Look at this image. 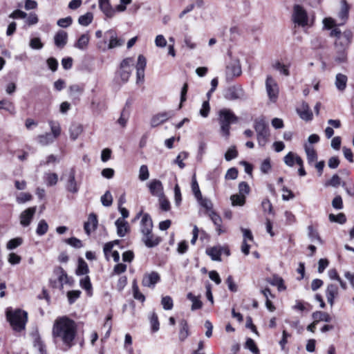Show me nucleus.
Instances as JSON below:
<instances>
[{
	"label": "nucleus",
	"instance_id": "f257e3e1",
	"mask_svg": "<svg viewBox=\"0 0 354 354\" xmlns=\"http://www.w3.org/2000/svg\"><path fill=\"white\" fill-rule=\"evenodd\" d=\"M77 333L75 322L66 316L55 319L53 326V337L55 342H62L68 348L73 345V340Z\"/></svg>",
	"mask_w": 354,
	"mask_h": 354
},
{
	"label": "nucleus",
	"instance_id": "f03ea898",
	"mask_svg": "<svg viewBox=\"0 0 354 354\" xmlns=\"http://www.w3.org/2000/svg\"><path fill=\"white\" fill-rule=\"evenodd\" d=\"M353 32L350 30H346L342 35L336 39L334 42V48L337 53L335 60L339 62H344L346 57V50L353 39Z\"/></svg>",
	"mask_w": 354,
	"mask_h": 354
},
{
	"label": "nucleus",
	"instance_id": "7ed1b4c3",
	"mask_svg": "<svg viewBox=\"0 0 354 354\" xmlns=\"http://www.w3.org/2000/svg\"><path fill=\"white\" fill-rule=\"evenodd\" d=\"M6 317L15 330L21 331L25 328L27 322V313L20 309L12 310L9 308L6 310Z\"/></svg>",
	"mask_w": 354,
	"mask_h": 354
},
{
	"label": "nucleus",
	"instance_id": "20e7f679",
	"mask_svg": "<svg viewBox=\"0 0 354 354\" xmlns=\"http://www.w3.org/2000/svg\"><path fill=\"white\" fill-rule=\"evenodd\" d=\"M218 121L221 126V135L228 138L230 136V124L237 122L238 118L230 109H223L219 111Z\"/></svg>",
	"mask_w": 354,
	"mask_h": 354
},
{
	"label": "nucleus",
	"instance_id": "39448f33",
	"mask_svg": "<svg viewBox=\"0 0 354 354\" xmlns=\"http://www.w3.org/2000/svg\"><path fill=\"white\" fill-rule=\"evenodd\" d=\"M254 128L257 133L259 145L264 147L268 142L270 136L268 123L263 118L256 119L254 122Z\"/></svg>",
	"mask_w": 354,
	"mask_h": 354
},
{
	"label": "nucleus",
	"instance_id": "423d86ee",
	"mask_svg": "<svg viewBox=\"0 0 354 354\" xmlns=\"http://www.w3.org/2000/svg\"><path fill=\"white\" fill-rule=\"evenodd\" d=\"M75 175L76 170L74 167H72L65 171L61 177V180L65 182L66 189L73 194L77 193L80 189V184L75 179Z\"/></svg>",
	"mask_w": 354,
	"mask_h": 354
},
{
	"label": "nucleus",
	"instance_id": "0eeeda50",
	"mask_svg": "<svg viewBox=\"0 0 354 354\" xmlns=\"http://www.w3.org/2000/svg\"><path fill=\"white\" fill-rule=\"evenodd\" d=\"M242 70L240 61L238 59H232L225 69L227 81H232L234 78L240 76Z\"/></svg>",
	"mask_w": 354,
	"mask_h": 354
},
{
	"label": "nucleus",
	"instance_id": "6e6552de",
	"mask_svg": "<svg viewBox=\"0 0 354 354\" xmlns=\"http://www.w3.org/2000/svg\"><path fill=\"white\" fill-rule=\"evenodd\" d=\"M292 20L298 26L304 27L308 25V15L306 10L299 5L293 8Z\"/></svg>",
	"mask_w": 354,
	"mask_h": 354
},
{
	"label": "nucleus",
	"instance_id": "1a4fd4ad",
	"mask_svg": "<svg viewBox=\"0 0 354 354\" xmlns=\"http://www.w3.org/2000/svg\"><path fill=\"white\" fill-rule=\"evenodd\" d=\"M133 65V59L127 57L120 64V77L124 82H127L131 74L132 66Z\"/></svg>",
	"mask_w": 354,
	"mask_h": 354
},
{
	"label": "nucleus",
	"instance_id": "9d476101",
	"mask_svg": "<svg viewBox=\"0 0 354 354\" xmlns=\"http://www.w3.org/2000/svg\"><path fill=\"white\" fill-rule=\"evenodd\" d=\"M224 97L227 100H243L245 97V93L241 86H233L225 91Z\"/></svg>",
	"mask_w": 354,
	"mask_h": 354
},
{
	"label": "nucleus",
	"instance_id": "9b49d317",
	"mask_svg": "<svg viewBox=\"0 0 354 354\" xmlns=\"http://www.w3.org/2000/svg\"><path fill=\"white\" fill-rule=\"evenodd\" d=\"M266 88L269 98L274 101L278 96L279 87L276 81L271 75H268L266 80Z\"/></svg>",
	"mask_w": 354,
	"mask_h": 354
},
{
	"label": "nucleus",
	"instance_id": "f8f14e48",
	"mask_svg": "<svg viewBox=\"0 0 354 354\" xmlns=\"http://www.w3.org/2000/svg\"><path fill=\"white\" fill-rule=\"evenodd\" d=\"M350 8L351 6L346 0H341L340 9L337 13V17L341 21L339 24V26H343L346 23L349 16Z\"/></svg>",
	"mask_w": 354,
	"mask_h": 354
},
{
	"label": "nucleus",
	"instance_id": "ddd939ff",
	"mask_svg": "<svg viewBox=\"0 0 354 354\" xmlns=\"http://www.w3.org/2000/svg\"><path fill=\"white\" fill-rule=\"evenodd\" d=\"M174 113L173 111H165L162 113H158L153 116V118L151 120V126L152 127H156L169 118H172L174 116Z\"/></svg>",
	"mask_w": 354,
	"mask_h": 354
},
{
	"label": "nucleus",
	"instance_id": "4468645a",
	"mask_svg": "<svg viewBox=\"0 0 354 354\" xmlns=\"http://www.w3.org/2000/svg\"><path fill=\"white\" fill-rule=\"evenodd\" d=\"M147 186L153 196L160 197L164 194L163 186L160 180L153 179L148 183Z\"/></svg>",
	"mask_w": 354,
	"mask_h": 354
},
{
	"label": "nucleus",
	"instance_id": "2eb2a0df",
	"mask_svg": "<svg viewBox=\"0 0 354 354\" xmlns=\"http://www.w3.org/2000/svg\"><path fill=\"white\" fill-rule=\"evenodd\" d=\"M36 212V207H29L21 212L20 215V223L24 226H28L33 218Z\"/></svg>",
	"mask_w": 354,
	"mask_h": 354
},
{
	"label": "nucleus",
	"instance_id": "dca6fc26",
	"mask_svg": "<svg viewBox=\"0 0 354 354\" xmlns=\"http://www.w3.org/2000/svg\"><path fill=\"white\" fill-rule=\"evenodd\" d=\"M153 222L151 216L148 214H145L142 216L140 222V232L142 235L149 234L152 232Z\"/></svg>",
	"mask_w": 354,
	"mask_h": 354
},
{
	"label": "nucleus",
	"instance_id": "f3484780",
	"mask_svg": "<svg viewBox=\"0 0 354 354\" xmlns=\"http://www.w3.org/2000/svg\"><path fill=\"white\" fill-rule=\"evenodd\" d=\"M339 289L337 285L330 283L326 289V297L328 302L333 306L335 303V299L338 296Z\"/></svg>",
	"mask_w": 354,
	"mask_h": 354
},
{
	"label": "nucleus",
	"instance_id": "a211bd4d",
	"mask_svg": "<svg viewBox=\"0 0 354 354\" xmlns=\"http://www.w3.org/2000/svg\"><path fill=\"white\" fill-rule=\"evenodd\" d=\"M99 8L106 17L112 18L116 12L110 3L109 0H99Z\"/></svg>",
	"mask_w": 354,
	"mask_h": 354
},
{
	"label": "nucleus",
	"instance_id": "6ab92c4d",
	"mask_svg": "<svg viewBox=\"0 0 354 354\" xmlns=\"http://www.w3.org/2000/svg\"><path fill=\"white\" fill-rule=\"evenodd\" d=\"M97 224H98V221H97V216L93 213L90 214L88 217L87 221L85 222L84 225V228L86 233L88 235H89L91 233V232L96 230V228L97 227Z\"/></svg>",
	"mask_w": 354,
	"mask_h": 354
},
{
	"label": "nucleus",
	"instance_id": "aec40b11",
	"mask_svg": "<svg viewBox=\"0 0 354 354\" xmlns=\"http://www.w3.org/2000/svg\"><path fill=\"white\" fill-rule=\"evenodd\" d=\"M160 281V276L156 272L144 275L142 283L144 286L154 287L155 284Z\"/></svg>",
	"mask_w": 354,
	"mask_h": 354
},
{
	"label": "nucleus",
	"instance_id": "412c9836",
	"mask_svg": "<svg viewBox=\"0 0 354 354\" xmlns=\"http://www.w3.org/2000/svg\"><path fill=\"white\" fill-rule=\"evenodd\" d=\"M106 35H108L110 37L109 44L108 45L109 49H112L116 47L121 46L124 44V40L122 39H120L117 37L115 32L113 30H109L106 31Z\"/></svg>",
	"mask_w": 354,
	"mask_h": 354
},
{
	"label": "nucleus",
	"instance_id": "4be33fe9",
	"mask_svg": "<svg viewBox=\"0 0 354 354\" xmlns=\"http://www.w3.org/2000/svg\"><path fill=\"white\" fill-rule=\"evenodd\" d=\"M297 111L301 119L305 120H312L313 113L307 103L303 102L300 106L297 109Z\"/></svg>",
	"mask_w": 354,
	"mask_h": 354
},
{
	"label": "nucleus",
	"instance_id": "5701e85b",
	"mask_svg": "<svg viewBox=\"0 0 354 354\" xmlns=\"http://www.w3.org/2000/svg\"><path fill=\"white\" fill-rule=\"evenodd\" d=\"M142 240L148 248H153L158 245L161 241L160 238L155 236L152 232H149V234L142 235Z\"/></svg>",
	"mask_w": 354,
	"mask_h": 354
},
{
	"label": "nucleus",
	"instance_id": "b1692460",
	"mask_svg": "<svg viewBox=\"0 0 354 354\" xmlns=\"http://www.w3.org/2000/svg\"><path fill=\"white\" fill-rule=\"evenodd\" d=\"M68 34L64 30H59L54 36L55 44L57 47L62 48L66 44Z\"/></svg>",
	"mask_w": 354,
	"mask_h": 354
},
{
	"label": "nucleus",
	"instance_id": "393cba45",
	"mask_svg": "<svg viewBox=\"0 0 354 354\" xmlns=\"http://www.w3.org/2000/svg\"><path fill=\"white\" fill-rule=\"evenodd\" d=\"M117 227V234L120 237H123L125 236L127 232L129 230L128 223L124 220L119 218L116 220L115 223Z\"/></svg>",
	"mask_w": 354,
	"mask_h": 354
},
{
	"label": "nucleus",
	"instance_id": "a878e982",
	"mask_svg": "<svg viewBox=\"0 0 354 354\" xmlns=\"http://www.w3.org/2000/svg\"><path fill=\"white\" fill-rule=\"evenodd\" d=\"M90 40V36L88 32L82 34L77 42L74 44V47L82 50H84L87 48Z\"/></svg>",
	"mask_w": 354,
	"mask_h": 354
},
{
	"label": "nucleus",
	"instance_id": "bb28decb",
	"mask_svg": "<svg viewBox=\"0 0 354 354\" xmlns=\"http://www.w3.org/2000/svg\"><path fill=\"white\" fill-rule=\"evenodd\" d=\"M36 140L41 146H47L53 143L56 139L50 133H46L37 136Z\"/></svg>",
	"mask_w": 354,
	"mask_h": 354
},
{
	"label": "nucleus",
	"instance_id": "cd10ccee",
	"mask_svg": "<svg viewBox=\"0 0 354 354\" xmlns=\"http://www.w3.org/2000/svg\"><path fill=\"white\" fill-rule=\"evenodd\" d=\"M347 80L348 78L346 75L342 73L336 75L335 84L338 91H344L345 90Z\"/></svg>",
	"mask_w": 354,
	"mask_h": 354
},
{
	"label": "nucleus",
	"instance_id": "c85d7f7f",
	"mask_svg": "<svg viewBox=\"0 0 354 354\" xmlns=\"http://www.w3.org/2000/svg\"><path fill=\"white\" fill-rule=\"evenodd\" d=\"M312 317L315 323L318 324L319 322H330L332 319L330 315L326 312L315 311L312 314Z\"/></svg>",
	"mask_w": 354,
	"mask_h": 354
},
{
	"label": "nucleus",
	"instance_id": "c756f323",
	"mask_svg": "<svg viewBox=\"0 0 354 354\" xmlns=\"http://www.w3.org/2000/svg\"><path fill=\"white\" fill-rule=\"evenodd\" d=\"M304 149L307 156L308 162V164L311 165L317 160V152L314 147L307 144H305Z\"/></svg>",
	"mask_w": 354,
	"mask_h": 354
},
{
	"label": "nucleus",
	"instance_id": "7c9ffc66",
	"mask_svg": "<svg viewBox=\"0 0 354 354\" xmlns=\"http://www.w3.org/2000/svg\"><path fill=\"white\" fill-rule=\"evenodd\" d=\"M84 91V86L79 84H73L68 87V95L73 99L79 98Z\"/></svg>",
	"mask_w": 354,
	"mask_h": 354
},
{
	"label": "nucleus",
	"instance_id": "2f4dec72",
	"mask_svg": "<svg viewBox=\"0 0 354 354\" xmlns=\"http://www.w3.org/2000/svg\"><path fill=\"white\" fill-rule=\"evenodd\" d=\"M223 248L220 246L212 247L207 249V254L212 258L214 261H221V256L222 254V251Z\"/></svg>",
	"mask_w": 354,
	"mask_h": 354
},
{
	"label": "nucleus",
	"instance_id": "473e14b6",
	"mask_svg": "<svg viewBox=\"0 0 354 354\" xmlns=\"http://www.w3.org/2000/svg\"><path fill=\"white\" fill-rule=\"evenodd\" d=\"M179 339L184 341L189 336V327L185 319H181L179 322Z\"/></svg>",
	"mask_w": 354,
	"mask_h": 354
},
{
	"label": "nucleus",
	"instance_id": "72a5a7b5",
	"mask_svg": "<svg viewBox=\"0 0 354 354\" xmlns=\"http://www.w3.org/2000/svg\"><path fill=\"white\" fill-rule=\"evenodd\" d=\"M82 131L83 128L81 124H73L69 129L70 138L73 140H76L82 133Z\"/></svg>",
	"mask_w": 354,
	"mask_h": 354
},
{
	"label": "nucleus",
	"instance_id": "f704fd0d",
	"mask_svg": "<svg viewBox=\"0 0 354 354\" xmlns=\"http://www.w3.org/2000/svg\"><path fill=\"white\" fill-rule=\"evenodd\" d=\"M267 281L272 286H277L279 291L284 290L286 289L283 279L279 276L274 275L272 277L268 279Z\"/></svg>",
	"mask_w": 354,
	"mask_h": 354
},
{
	"label": "nucleus",
	"instance_id": "c9c22d12",
	"mask_svg": "<svg viewBox=\"0 0 354 354\" xmlns=\"http://www.w3.org/2000/svg\"><path fill=\"white\" fill-rule=\"evenodd\" d=\"M187 298L192 302L191 307L192 310H196L202 308L203 303L199 299L198 297L194 295L192 292H189L187 295Z\"/></svg>",
	"mask_w": 354,
	"mask_h": 354
},
{
	"label": "nucleus",
	"instance_id": "e433bc0d",
	"mask_svg": "<svg viewBox=\"0 0 354 354\" xmlns=\"http://www.w3.org/2000/svg\"><path fill=\"white\" fill-rule=\"evenodd\" d=\"M48 124L51 130V133H50L53 136L54 138L57 139L61 134V127L59 123L57 121L49 120Z\"/></svg>",
	"mask_w": 354,
	"mask_h": 354
},
{
	"label": "nucleus",
	"instance_id": "4c0bfd02",
	"mask_svg": "<svg viewBox=\"0 0 354 354\" xmlns=\"http://www.w3.org/2000/svg\"><path fill=\"white\" fill-rule=\"evenodd\" d=\"M33 346L37 349L39 354H46V349L44 342L41 341L40 337L37 335H35L33 341Z\"/></svg>",
	"mask_w": 354,
	"mask_h": 354
},
{
	"label": "nucleus",
	"instance_id": "58836bf2",
	"mask_svg": "<svg viewBox=\"0 0 354 354\" xmlns=\"http://www.w3.org/2000/svg\"><path fill=\"white\" fill-rule=\"evenodd\" d=\"M0 109H4L12 115H15L16 113L13 103L8 100H3L0 101Z\"/></svg>",
	"mask_w": 354,
	"mask_h": 354
},
{
	"label": "nucleus",
	"instance_id": "ea45409f",
	"mask_svg": "<svg viewBox=\"0 0 354 354\" xmlns=\"http://www.w3.org/2000/svg\"><path fill=\"white\" fill-rule=\"evenodd\" d=\"M80 286L87 292L88 295L91 296L92 295V285L90 277L88 276L84 277L80 279Z\"/></svg>",
	"mask_w": 354,
	"mask_h": 354
},
{
	"label": "nucleus",
	"instance_id": "a19ab883",
	"mask_svg": "<svg viewBox=\"0 0 354 354\" xmlns=\"http://www.w3.org/2000/svg\"><path fill=\"white\" fill-rule=\"evenodd\" d=\"M88 272L89 269L86 261L82 259H79L78 267L76 270V274L77 275H84L88 274Z\"/></svg>",
	"mask_w": 354,
	"mask_h": 354
},
{
	"label": "nucleus",
	"instance_id": "79ce46f5",
	"mask_svg": "<svg viewBox=\"0 0 354 354\" xmlns=\"http://www.w3.org/2000/svg\"><path fill=\"white\" fill-rule=\"evenodd\" d=\"M93 15L92 12H86L84 15H81L78 19V22L80 25L84 26H88L93 21Z\"/></svg>",
	"mask_w": 354,
	"mask_h": 354
},
{
	"label": "nucleus",
	"instance_id": "37998d69",
	"mask_svg": "<svg viewBox=\"0 0 354 354\" xmlns=\"http://www.w3.org/2000/svg\"><path fill=\"white\" fill-rule=\"evenodd\" d=\"M232 205L243 206L245 203V196L242 194H234L230 197Z\"/></svg>",
	"mask_w": 354,
	"mask_h": 354
},
{
	"label": "nucleus",
	"instance_id": "c03bdc74",
	"mask_svg": "<svg viewBox=\"0 0 354 354\" xmlns=\"http://www.w3.org/2000/svg\"><path fill=\"white\" fill-rule=\"evenodd\" d=\"M48 230V225L47 222L44 219H41L37 225L36 233L39 236H43L47 232Z\"/></svg>",
	"mask_w": 354,
	"mask_h": 354
},
{
	"label": "nucleus",
	"instance_id": "a18cd8bd",
	"mask_svg": "<svg viewBox=\"0 0 354 354\" xmlns=\"http://www.w3.org/2000/svg\"><path fill=\"white\" fill-rule=\"evenodd\" d=\"M23 243V239L21 237H17L12 239H10L6 245V248L8 250H14L16 248L20 246Z\"/></svg>",
	"mask_w": 354,
	"mask_h": 354
},
{
	"label": "nucleus",
	"instance_id": "49530a36",
	"mask_svg": "<svg viewBox=\"0 0 354 354\" xmlns=\"http://www.w3.org/2000/svg\"><path fill=\"white\" fill-rule=\"evenodd\" d=\"M161 304L165 310H171L174 306L173 299L170 296L162 297L161 299Z\"/></svg>",
	"mask_w": 354,
	"mask_h": 354
},
{
	"label": "nucleus",
	"instance_id": "de8ad7c7",
	"mask_svg": "<svg viewBox=\"0 0 354 354\" xmlns=\"http://www.w3.org/2000/svg\"><path fill=\"white\" fill-rule=\"evenodd\" d=\"M188 157V153L186 151L180 152L176 158L174 160V164H177L180 169H183L185 165L183 163V160H185Z\"/></svg>",
	"mask_w": 354,
	"mask_h": 354
},
{
	"label": "nucleus",
	"instance_id": "09e8293b",
	"mask_svg": "<svg viewBox=\"0 0 354 354\" xmlns=\"http://www.w3.org/2000/svg\"><path fill=\"white\" fill-rule=\"evenodd\" d=\"M245 347V348L249 349L254 354H259V350L252 338L247 339Z\"/></svg>",
	"mask_w": 354,
	"mask_h": 354
},
{
	"label": "nucleus",
	"instance_id": "8fccbe9b",
	"mask_svg": "<svg viewBox=\"0 0 354 354\" xmlns=\"http://www.w3.org/2000/svg\"><path fill=\"white\" fill-rule=\"evenodd\" d=\"M238 156V151L235 146L230 147L225 154V158L227 161H230Z\"/></svg>",
	"mask_w": 354,
	"mask_h": 354
},
{
	"label": "nucleus",
	"instance_id": "3c124183",
	"mask_svg": "<svg viewBox=\"0 0 354 354\" xmlns=\"http://www.w3.org/2000/svg\"><path fill=\"white\" fill-rule=\"evenodd\" d=\"M192 192L196 198H201L202 194L200 191V188H199L198 184L197 183L195 175H194V176L192 177Z\"/></svg>",
	"mask_w": 354,
	"mask_h": 354
},
{
	"label": "nucleus",
	"instance_id": "603ef678",
	"mask_svg": "<svg viewBox=\"0 0 354 354\" xmlns=\"http://www.w3.org/2000/svg\"><path fill=\"white\" fill-rule=\"evenodd\" d=\"M58 176L55 173H48L46 174V183L48 186H53L57 184Z\"/></svg>",
	"mask_w": 354,
	"mask_h": 354
},
{
	"label": "nucleus",
	"instance_id": "864d4df0",
	"mask_svg": "<svg viewBox=\"0 0 354 354\" xmlns=\"http://www.w3.org/2000/svg\"><path fill=\"white\" fill-rule=\"evenodd\" d=\"M297 157H299V156L292 152H289L284 157V159H283L284 162L286 163V165H288L289 167H292L294 165L295 162H296Z\"/></svg>",
	"mask_w": 354,
	"mask_h": 354
},
{
	"label": "nucleus",
	"instance_id": "5fc2aeb1",
	"mask_svg": "<svg viewBox=\"0 0 354 354\" xmlns=\"http://www.w3.org/2000/svg\"><path fill=\"white\" fill-rule=\"evenodd\" d=\"M329 220L331 222H336L341 224H343L346 222V218L344 214L339 213L337 215H335L333 214H329Z\"/></svg>",
	"mask_w": 354,
	"mask_h": 354
},
{
	"label": "nucleus",
	"instance_id": "6e6d98bb",
	"mask_svg": "<svg viewBox=\"0 0 354 354\" xmlns=\"http://www.w3.org/2000/svg\"><path fill=\"white\" fill-rule=\"evenodd\" d=\"M101 202L104 206L109 207L113 203V197L109 191H106L101 197Z\"/></svg>",
	"mask_w": 354,
	"mask_h": 354
},
{
	"label": "nucleus",
	"instance_id": "4d7b16f0",
	"mask_svg": "<svg viewBox=\"0 0 354 354\" xmlns=\"http://www.w3.org/2000/svg\"><path fill=\"white\" fill-rule=\"evenodd\" d=\"M149 177V172L147 165H142L139 170V179L142 181L147 180Z\"/></svg>",
	"mask_w": 354,
	"mask_h": 354
},
{
	"label": "nucleus",
	"instance_id": "13d9d810",
	"mask_svg": "<svg viewBox=\"0 0 354 354\" xmlns=\"http://www.w3.org/2000/svg\"><path fill=\"white\" fill-rule=\"evenodd\" d=\"M32 199V195L29 193H20L16 198V201L19 204L24 203Z\"/></svg>",
	"mask_w": 354,
	"mask_h": 354
},
{
	"label": "nucleus",
	"instance_id": "bf43d9fd",
	"mask_svg": "<svg viewBox=\"0 0 354 354\" xmlns=\"http://www.w3.org/2000/svg\"><path fill=\"white\" fill-rule=\"evenodd\" d=\"M341 184V178L337 174L333 176V177L326 182L325 186H331L334 187H338Z\"/></svg>",
	"mask_w": 354,
	"mask_h": 354
},
{
	"label": "nucleus",
	"instance_id": "052dcab7",
	"mask_svg": "<svg viewBox=\"0 0 354 354\" xmlns=\"http://www.w3.org/2000/svg\"><path fill=\"white\" fill-rule=\"evenodd\" d=\"M133 297L136 299L139 300L141 302H144L145 301V297L144 296V295L142 293H141L139 291L138 287V286L136 285V283H134L133 285Z\"/></svg>",
	"mask_w": 354,
	"mask_h": 354
},
{
	"label": "nucleus",
	"instance_id": "680f3d73",
	"mask_svg": "<svg viewBox=\"0 0 354 354\" xmlns=\"http://www.w3.org/2000/svg\"><path fill=\"white\" fill-rule=\"evenodd\" d=\"M196 199L199 202L200 205L201 206H203V207H205L207 211H209V212H211V211H213L212 210L213 205L209 200H208L207 198H203L202 196L201 198H196Z\"/></svg>",
	"mask_w": 354,
	"mask_h": 354
},
{
	"label": "nucleus",
	"instance_id": "e2e57ef3",
	"mask_svg": "<svg viewBox=\"0 0 354 354\" xmlns=\"http://www.w3.org/2000/svg\"><path fill=\"white\" fill-rule=\"evenodd\" d=\"M150 322L151 325V329L153 332H156L159 330V322L158 315L156 313H153L150 319Z\"/></svg>",
	"mask_w": 354,
	"mask_h": 354
},
{
	"label": "nucleus",
	"instance_id": "0e129e2a",
	"mask_svg": "<svg viewBox=\"0 0 354 354\" xmlns=\"http://www.w3.org/2000/svg\"><path fill=\"white\" fill-rule=\"evenodd\" d=\"M158 198L161 209L163 211H169L170 209L169 201L165 197L164 194Z\"/></svg>",
	"mask_w": 354,
	"mask_h": 354
},
{
	"label": "nucleus",
	"instance_id": "69168bd1",
	"mask_svg": "<svg viewBox=\"0 0 354 354\" xmlns=\"http://www.w3.org/2000/svg\"><path fill=\"white\" fill-rule=\"evenodd\" d=\"M80 295H81V292L80 290L68 291L67 293L68 302L70 304L74 303L75 301V300L80 297Z\"/></svg>",
	"mask_w": 354,
	"mask_h": 354
},
{
	"label": "nucleus",
	"instance_id": "338daca9",
	"mask_svg": "<svg viewBox=\"0 0 354 354\" xmlns=\"http://www.w3.org/2000/svg\"><path fill=\"white\" fill-rule=\"evenodd\" d=\"M209 216L210 217L211 220L212 221L216 227H221L222 220L219 215H218L214 211H211V212H209Z\"/></svg>",
	"mask_w": 354,
	"mask_h": 354
},
{
	"label": "nucleus",
	"instance_id": "774afa93",
	"mask_svg": "<svg viewBox=\"0 0 354 354\" xmlns=\"http://www.w3.org/2000/svg\"><path fill=\"white\" fill-rule=\"evenodd\" d=\"M73 19L71 17L59 19L57 24L62 28H67L72 24Z\"/></svg>",
	"mask_w": 354,
	"mask_h": 354
}]
</instances>
